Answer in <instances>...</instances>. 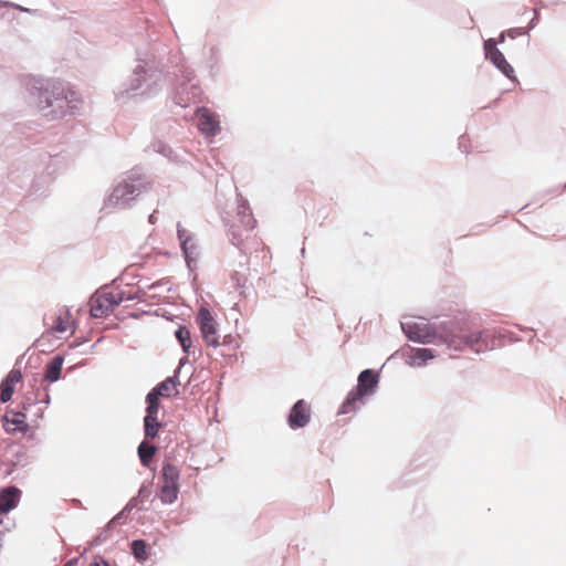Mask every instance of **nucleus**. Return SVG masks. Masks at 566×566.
Instances as JSON below:
<instances>
[{
  "instance_id": "f257e3e1",
  "label": "nucleus",
  "mask_w": 566,
  "mask_h": 566,
  "mask_svg": "<svg viewBox=\"0 0 566 566\" xmlns=\"http://www.w3.org/2000/svg\"><path fill=\"white\" fill-rule=\"evenodd\" d=\"M401 329L413 343L446 345L457 352L469 348L478 355L502 345L497 332L473 331V321L467 314L446 315L430 323L401 322Z\"/></svg>"
},
{
  "instance_id": "f03ea898",
  "label": "nucleus",
  "mask_w": 566,
  "mask_h": 566,
  "mask_svg": "<svg viewBox=\"0 0 566 566\" xmlns=\"http://www.w3.org/2000/svg\"><path fill=\"white\" fill-rule=\"evenodd\" d=\"M168 54L166 45L154 42L147 50L136 51V65L130 76L114 91L115 99L120 103L135 97H153L163 87L166 74L169 73L165 63Z\"/></svg>"
},
{
  "instance_id": "7ed1b4c3",
  "label": "nucleus",
  "mask_w": 566,
  "mask_h": 566,
  "mask_svg": "<svg viewBox=\"0 0 566 566\" xmlns=\"http://www.w3.org/2000/svg\"><path fill=\"white\" fill-rule=\"evenodd\" d=\"M22 84L45 116L61 118L75 114L78 98L76 93L67 90L63 82L29 75L23 78Z\"/></svg>"
},
{
  "instance_id": "20e7f679",
  "label": "nucleus",
  "mask_w": 566,
  "mask_h": 566,
  "mask_svg": "<svg viewBox=\"0 0 566 566\" xmlns=\"http://www.w3.org/2000/svg\"><path fill=\"white\" fill-rule=\"evenodd\" d=\"M150 186L147 177L142 169L134 168L127 177L117 184L106 200V207L126 209L143 192L147 191Z\"/></svg>"
},
{
  "instance_id": "39448f33",
  "label": "nucleus",
  "mask_w": 566,
  "mask_h": 566,
  "mask_svg": "<svg viewBox=\"0 0 566 566\" xmlns=\"http://www.w3.org/2000/svg\"><path fill=\"white\" fill-rule=\"evenodd\" d=\"M174 73L179 78V84L175 88L171 99L177 106L188 107L201 94L199 85L193 82L196 80L195 72L181 65Z\"/></svg>"
},
{
  "instance_id": "423d86ee",
  "label": "nucleus",
  "mask_w": 566,
  "mask_h": 566,
  "mask_svg": "<svg viewBox=\"0 0 566 566\" xmlns=\"http://www.w3.org/2000/svg\"><path fill=\"white\" fill-rule=\"evenodd\" d=\"M196 322L206 344L210 347H219L221 343L219 340L220 335L217 329L218 324L208 307L201 306L198 310Z\"/></svg>"
},
{
  "instance_id": "0eeeda50",
  "label": "nucleus",
  "mask_w": 566,
  "mask_h": 566,
  "mask_svg": "<svg viewBox=\"0 0 566 566\" xmlns=\"http://www.w3.org/2000/svg\"><path fill=\"white\" fill-rule=\"evenodd\" d=\"M312 416L311 405L304 400H296L286 416V422L291 430H298L305 428L310 421Z\"/></svg>"
},
{
  "instance_id": "6e6552de",
  "label": "nucleus",
  "mask_w": 566,
  "mask_h": 566,
  "mask_svg": "<svg viewBox=\"0 0 566 566\" xmlns=\"http://www.w3.org/2000/svg\"><path fill=\"white\" fill-rule=\"evenodd\" d=\"M177 237L180 241V249L184 253L186 265L190 272L196 269L198 259L197 245L193 242L192 234L186 230L180 222L177 223Z\"/></svg>"
},
{
  "instance_id": "1a4fd4ad",
  "label": "nucleus",
  "mask_w": 566,
  "mask_h": 566,
  "mask_svg": "<svg viewBox=\"0 0 566 566\" xmlns=\"http://www.w3.org/2000/svg\"><path fill=\"white\" fill-rule=\"evenodd\" d=\"M196 117L198 119V128L206 137H214L220 133L221 127L219 116L208 107L198 106L196 109Z\"/></svg>"
},
{
  "instance_id": "9d476101",
  "label": "nucleus",
  "mask_w": 566,
  "mask_h": 566,
  "mask_svg": "<svg viewBox=\"0 0 566 566\" xmlns=\"http://www.w3.org/2000/svg\"><path fill=\"white\" fill-rule=\"evenodd\" d=\"M483 52L485 60H488L503 76H505L513 83H518V78L515 75L514 67L509 63L505 55L500 49Z\"/></svg>"
},
{
  "instance_id": "9b49d317",
  "label": "nucleus",
  "mask_w": 566,
  "mask_h": 566,
  "mask_svg": "<svg viewBox=\"0 0 566 566\" xmlns=\"http://www.w3.org/2000/svg\"><path fill=\"white\" fill-rule=\"evenodd\" d=\"M27 411L9 410L2 416L3 429L7 433L22 432L27 433L30 429L29 423L25 421Z\"/></svg>"
},
{
  "instance_id": "f8f14e48",
  "label": "nucleus",
  "mask_w": 566,
  "mask_h": 566,
  "mask_svg": "<svg viewBox=\"0 0 566 566\" xmlns=\"http://www.w3.org/2000/svg\"><path fill=\"white\" fill-rule=\"evenodd\" d=\"M380 374L371 368L361 370L357 377V385L354 386L357 390L363 392L365 396H373L379 385Z\"/></svg>"
},
{
  "instance_id": "ddd939ff",
  "label": "nucleus",
  "mask_w": 566,
  "mask_h": 566,
  "mask_svg": "<svg viewBox=\"0 0 566 566\" xmlns=\"http://www.w3.org/2000/svg\"><path fill=\"white\" fill-rule=\"evenodd\" d=\"M64 360L65 358L62 354H56L49 359L44 365L40 385L50 386L51 384L59 381L62 378Z\"/></svg>"
},
{
  "instance_id": "4468645a",
  "label": "nucleus",
  "mask_w": 566,
  "mask_h": 566,
  "mask_svg": "<svg viewBox=\"0 0 566 566\" xmlns=\"http://www.w3.org/2000/svg\"><path fill=\"white\" fill-rule=\"evenodd\" d=\"M22 497V491L14 484L0 488V511L10 513L17 509Z\"/></svg>"
},
{
  "instance_id": "2eb2a0df",
  "label": "nucleus",
  "mask_w": 566,
  "mask_h": 566,
  "mask_svg": "<svg viewBox=\"0 0 566 566\" xmlns=\"http://www.w3.org/2000/svg\"><path fill=\"white\" fill-rule=\"evenodd\" d=\"M184 361V358L180 359L179 367L175 370L172 376L167 377L165 380L158 382L155 387L151 388L154 391H156L157 395L164 398H170L179 395V371Z\"/></svg>"
},
{
  "instance_id": "dca6fc26",
  "label": "nucleus",
  "mask_w": 566,
  "mask_h": 566,
  "mask_svg": "<svg viewBox=\"0 0 566 566\" xmlns=\"http://www.w3.org/2000/svg\"><path fill=\"white\" fill-rule=\"evenodd\" d=\"M22 380V373L19 368L9 371L0 382V401L6 403L12 399L15 385Z\"/></svg>"
},
{
  "instance_id": "f3484780",
  "label": "nucleus",
  "mask_w": 566,
  "mask_h": 566,
  "mask_svg": "<svg viewBox=\"0 0 566 566\" xmlns=\"http://www.w3.org/2000/svg\"><path fill=\"white\" fill-rule=\"evenodd\" d=\"M405 361L411 367H422L427 361L436 357V350L428 347L409 348V352L403 354Z\"/></svg>"
},
{
  "instance_id": "a211bd4d",
  "label": "nucleus",
  "mask_w": 566,
  "mask_h": 566,
  "mask_svg": "<svg viewBox=\"0 0 566 566\" xmlns=\"http://www.w3.org/2000/svg\"><path fill=\"white\" fill-rule=\"evenodd\" d=\"M144 296H146V292L142 290H138L136 293L124 290H119L117 293H104V300L113 311L125 301H142Z\"/></svg>"
},
{
  "instance_id": "6ab92c4d",
  "label": "nucleus",
  "mask_w": 566,
  "mask_h": 566,
  "mask_svg": "<svg viewBox=\"0 0 566 566\" xmlns=\"http://www.w3.org/2000/svg\"><path fill=\"white\" fill-rule=\"evenodd\" d=\"M367 396H365L363 392H360L359 390H357L356 388H352L347 396L345 397L344 401L342 402L339 409H338V415H347V413H350V412H356L360 406H363L365 403V398Z\"/></svg>"
},
{
  "instance_id": "aec40b11",
  "label": "nucleus",
  "mask_w": 566,
  "mask_h": 566,
  "mask_svg": "<svg viewBox=\"0 0 566 566\" xmlns=\"http://www.w3.org/2000/svg\"><path fill=\"white\" fill-rule=\"evenodd\" d=\"M150 440L144 439L137 447V455L140 461V464L144 468L153 469L151 464L154 461L155 454L158 452V447L149 442Z\"/></svg>"
},
{
  "instance_id": "412c9836",
  "label": "nucleus",
  "mask_w": 566,
  "mask_h": 566,
  "mask_svg": "<svg viewBox=\"0 0 566 566\" xmlns=\"http://www.w3.org/2000/svg\"><path fill=\"white\" fill-rule=\"evenodd\" d=\"M164 423L159 421L158 415H145L143 419L144 437L146 440H155Z\"/></svg>"
},
{
  "instance_id": "4be33fe9",
  "label": "nucleus",
  "mask_w": 566,
  "mask_h": 566,
  "mask_svg": "<svg viewBox=\"0 0 566 566\" xmlns=\"http://www.w3.org/2000/svg\"><path fill=\"white\" fill-rule=\"evenodd\" d=\"M222 53L218 46H211L209 49V55L206 60V67L209 72L210 77L214 78L221 69Z\"/></svg>"
},
{
  "instance_id": "5701e85b",
  "label": "nucleus",
  "mask_w": 566,
  "mask_h": 566,
  "mask_svg": "<svg viewBox=\"0 0 566 566\" xmlns=\"http://www.w3.org/2000/svg\"><path fill=\"white\" fill-rule=\"evenodd\" d=\"M238 216L240 218L241 224L244 227L245 230L250 231L254 229L256 220L252 214L248 200H242L238 205Z\"/></svg>"
},
{
  "instance_id": "b1692460",
  "label": "nucleus",
  "mask_w": 566,
  "mask_h": 566,
  "mask_svg": "<svg viewBox=\"0 0 566 566\" xmlns=\"http://www.w3.org/2000/svg\"><path fill=\"white\" fill-rule=\"evenodd\" d=\"M148 544L145 539H134L130 543V553L134 556L135 560L139 564H144L148 560L149 554H148Z\"/></svg>"
},
{
  "instance_id": "393cba45",
  "label": "nucleus",
  "mask_w": 566,
  "mask_h": 566,
  "mask_svg": "<svg viewBox=\"0 0 566 566\" xmlns=\"http://www.w3.org/2000/svg\"><path fill=\"white\" fill-rule=\"evenodd\" d=\"M179 469L169 461H164L161 467V479L164 484L179 485Z\"/></svg>"
},
{
  "instance_id": "a878e982",
  "label": "nucleus",
  "mask_w": 566,
  "mask_h": 566,
  "mask_svg": "<svg viewBox=\"0 0 566 566\" xmlns=\"http://www.w3.org/2000/svg\"><path fill=\"white\" fill-rule=\"evenodd\" d=\"M175 337L178 340L182 352L189 355L190 348L192 346L190 329L186 325H179L175 331Z\"/></svg>"
},
{
  "instance_id": "bb28decb",
  "label": "nucleus",
  "mask_w": 566,
  "mask_h": 566,
  "mask_svg": "<svg viewBox=\"0 0 566 566\" xmlns=\"http://www.w3.org/2000/svg\"><path fill=\"white\" fill-rule=\"evenodd\" d=\"M154 150L160 154L161 156L168 158L172 163L180 164L184 161L182 156L179 151L172 149L169 145L163 142H157L156 144H154Z\"/></svg>"
},
{
  "instance_id": "cd10ccee",
  "label": "nucleus",
  "mask_w": 566,
  "mask_h": 566,
  "mask_svg": "<svg viewBox=\"0 0 566 566\" xmlns=\"http://www.w3.org/2000/svg\"><path fill=\"white\" fill-rule=\"evenodd\" d=\"M179 492V485L171 484H161L160 486V501L164 504H172L177 497Z\"/></svg>"
},
{
  "instance_id": "c85d7f7f",
  "label": "nucleus",
  "mask_w": 566,
  "mask_h": 566,
  "mask_svg": "<svg viewBox=\"0 0 566 566\" xmlns=\"http://www.w3.org/2000/svg\"><path fill=\"white\" fill-rule=\"evenodd\" d=\"M109 312H113L108 304L104 300V294H102L91 306V315L95 318H101L108 315Z\"/></svg>"
},
{
  "instance_id": "c756f323",
  "label": "nucleus",
  "mask_w": 566,
  "mask_h": 566,
  "mask_svg": "<svg viewBox=\"0 0 566 566\" xmlns=\"http://www.w3.org/2000/svg\"><path fill=\"white\" fill-rule=\"evenodd\" d=\"M146 415H158L159 409L161 407L160 396L156 394L153 389L146 395Z\"/></svg>"
},
{
  "instance_id": "7c9ffc66",
  "label": "nucleus",
  "mask_w": 566,
  "mask_h": 566,
  "mask_svg": "<svg viewBox=\"0 0 566 566\" xmlns=\"http://www.w3.org/2000/svg\"><path fill=\"white\" fill-rule=\"evenodd\" d=\"M40 395L41 389L39 387L34 388L32 391L25 394L21 401V407L23 410L28 411L31 407L36 406L40 403Z\"/></svg>"
},
{
  "instance_id": "2f4dec72",
  "label": "nucleus",
  "mask_w": 566,
  "mask_h": 566,
  "mask_svg": "<svg viewBox=\"0 0 566 566\" xmlns=\"http://www.w3.org/2000/svg\"><path fill=\"white\" fill-rule=\"evenodd\" d=\"M230 280H231L233 286L239 291L240 295L245 296L247 282H248L247 276L238 271H234L231 274Z\"/></svg>"
},
{
  "instance_id": "473e14b6",
  "label": "nucleus",
  "mask_w": 566,
  "mask_h": 566,
  "mask_svg": "<svg viewBox=\"0 0 566 566\" xmlns=\"http://www.w3.org/2000/svg\"><path fill=\"white\" fill-rule=\"evenodd\" d=\"M507 34L505 31H502L497 38H489L483 41V51H493L494 49H499L497 45L503 44Z\"/></svg>"
},
{
  "instance_id": "72a5a7b5",
  "label": "nucleus",
  "mask_w": 566,
  "mask_h": 566,
  "mask_svg": "<svg viewBox=\"0 0 566 566\" xmlns=\"http://www.w3.org/2000/svg\"><path fill=\"white\" fill-rule=\"evenodd\" d=\"M113 527H114V525L111 524V522L108 521L106 523V525L103 527V530L96 536H94L93 539L90 542V547L98 546L103 542H105L108 537V533L111 532V530Z\"/></svg>"
},
{
  "instance_id": "f704fd0d",
  "label": "nucleus",
  "mask_w": 566,
  "mask_h": 566,
  "mask_svg": "<svg viewBox=\"0 0 566 566\" xmlns=\"http://www.w3.org/2000/svg\"><path fill=\"white\" fill-rule=\"evenodd\" d=\"M10 462L13 464V467L22 465L25 467L30 463V457L29 454L23 450H18L12 453V459Z\"/></svg>"
},
{
  "instance_id": "c9c22d12",
  "label": "nucleus",
  "mask_w": 566,
  "mask_h": 566,
  "mask_svg": "<svg viewBox=\"0 0 566 566\" xmlns=\"http://www.w3.org/2000/svg\"><path fill=\"white\" fill-rule=\"evenodd\" d=\"M53 333H64L67 331V319L61 315L55 317L54 324L51 327Z\"/></svg>"
},
{
  "instance_id": "e433bc0d",
  "label": "nucleus",
  "mask_w": 566,
  "mask_h": 566,
  "mask_svg": "<svg viewBox=\"0 0 566 566\" xmlns=\"http://www.w3.org/2000/svg\"><path fill=\"white\" fill-rule=\"evenodd\" d=\"M473 331H478L476 328L473 327ZM483 331H488V332H497L499 334H501V342H502V345L501 347L504 346V339L507 337L510 342L512 343H517V342H521V337H518L517 335H515L514 333H507V334H503L502 332L497 331V329H488V328H484ZM495 348H500V346H496Z\"/></svg>"
},
{
  "instance_id": "4c0bfd02",
  "label": "nucleus",
  "mask_w": 566,
  "mask_h": 566,
  "mask_svg": "<svg viewBox=\"0 0 566 566\" xmlns=\"http://www.w3.org/2000/svg\"><path fill=\"white\" fill-rule=\"evenodd\" d=\"M39 389H41L40 403H44L45 406L50 405L51 403L50 386L40 385Z\"/></svg>"
},
{
  "instance_id": "58836bf2",
  "label": "nucleus",
  "mask_w": 566,
  "mask_h": 566,
  "mask_svg": "<svg viewBox=\"0 0 566 566\" xmlns=\"http://www.w3.org/2000/svg\"><path fill=\"white\" fill-rule=\"evenodd\" d=\"M150 493H151V491L148 485H142L137 495L134 497L137 499L138 503H144L146 500H148V497L150 496Z\"/></svg>"
},
{
  "instance_id": "ea45409f",
  "label": "nucleus",
  "mask_w": 566,
  "mask_h": 566,
  "mask_svg": "<svg viewBox=\"0 0 566 566\" xmlns=\"http://www.w3.org/2000/svg\"><path fill=\"white\" fill-rule=\"evenodd\" d=\"M507 36L512 40H515L518 36H522L526 33V31L523 28H511L509 30H505Z\"/></svg>"
},
{
  "instance_id": "a19ab883",
  "label": "nucleus",
  "mask_w": 566,
  "mask_h": 566,
  "mask_svg": "<svg viewBox=\"0 0 566 566\" xmlns=\"http://www.w3.org/2000/svg\"><path fill=\"white\" fill-rule=\"evenodd\" d=\"M49 158L51 160V163L49 164V168H51L52 166H57L65 161V156H63L62 153L55 155L49 154Z\"/></svg>"
},
{
  "instance_id": "79ce46f5",
  "label": "nucleus",
  "mask_w": 566,
  "mask_h": 566,
  "mask_svg": "<svg viewBox=\"0 0 566 566\" xmlns=\"http://www.w3.org/2000/svg\"><path fill=\"white\" fill-rule=\"evenodd\" d=\"M128 516V514L122 510L119 511L115 516H113L109 522L111 524H113L114 526H116L117 524H120L123 523L124 520H126Z\"/></svg>"
},
{
  "instance_id": "37998d69",
  "label": "nucleus",
  "mask_w": 566,
  "mask_h": 566,
  "mask_svg": "<svg viewBox=\"0 0 566 566\" xmlns=\"http://www.w3.org/2000/svg\"><path fill=\"white\" fill-rule=\"evenodd\" d=\"M90 566H111V564L103 556L95 555Z\"/></svg>"
},
{
  "instance_id": "c03bdc74",
  "label": "nucleus",
  "mask_w": 566,
  "mask_h": 566,
  "mask_svg": "<svg viewBox=\"0 0 566 566\" xmlns=\"http://www.w3.org/2000/svg\"><path fill=\"white\" fill-rule=\"evenodd\" d=\"M230 235L231 243L234 245H238L242 241V235L233 228L230 230Z\"/></svg>"
},
{
  "instance_id": "a18cd8bd",
  "label": "nucleus",
  "mask_w": 566,
  "mask_h": 566,
  "mask_svg": "<svg viewBox=\"0 0 566 566\" xmlns=\"http://www.w3.org/2000/svg\"><path fill=\"white\" fill-rule=\"evenodd\" d=\"M138 502H137V499L135 497H132L127 504L123 507V510L129 514L136 506H137Z\"/></svg>"
},
{
  "instance_id": "49530a36",
  "label": "nucleus",
  "mask_w": 566,
  "mask_h": 566,
  "mask_svg": "<svg viewBox=\"0 0 566 566\" xmlns=\"http://www.w3.org/2000/svg\"><path fill=\"white\" fill-rule=\"evenodd\" d=\"M86 342L85 338H76L71 345L70 348H76L81 345H83Z\"/></svg>"
},
{
  "instance_id": "de8ad7c7",
  "label": "nucleus",
  "mask_w": 566,
  "mask_h": 566,
  "mask_svg": "<svg viewBox=\"0 0 566 566\" xmlns=\"http://www.w3.org/2000/svg\"><path fill=\"white\" fill-rule=\"evenodd\" d=\"M81 556L73 557L64 566H77V563L80 560Z\"/></svg>"
},
{
  "instance_id": "09e8293b",
  "label": "nucleus",
  "mask_w": 566,
  "mask_h": 566,
  "mask_svg": "<svg viewBox=\"0 0 566 566\" xmlns=\"http://www.w3.org/2000/svg\"><path fill=\"white\" fill-rule=\"evenodd\" d=\"M539 18V13L537 10L534 11V17L533 19L531 20V25H530V30L534 28L535 25V22L538 20Z\"/></svg>"
},
{
  "instance_id": "8fccbe9b",
  "label": "nucleus",
  "mask_w": 566,
  "mask_h": 566,
  "mask_svg": "<svg viewBox=\"0 0 566 566\" xmlns=\"http://www.w3.org/2000/svg\"><path fill=\"white\" fill-rule=\"evenodd\" d=\"M14 468L15 467H13V464L11 463V467L4 472L3 479H7L8 476H10L14 472Z\"/></svg>"
},
{
  "instance_id": "3c124183",
  "label": "nucleus",
  "mask_w": 566,
  "mask_h": 566,
  "mask_svg": "<svg viewBox=\"0 0 566 566\" xmlns=\"http://www.w3.org/2000/svg\"><path fill=\"white\" fill-rule=\"evenodd\" d=\"M155 213L156 211H154L149 217H148V222L151 223V224H155L156 223V217H155Z\"/></svg>"
},
{
  "instance_id": "603ef678",
  "label": "nucleus",
  "mask_w": 566,
  "mask_h": 566,
  "mask_svg": "<svg viewBox=\"0 0 566 566\" xmlns=\"http://www.w3.org/2000/svg\"><path fill=\"white\" fill-rule=\"evenodd\" d=\"M36 418H40L42 419L44 417V411L42 409H39L35 415H34Z\"/></svg>"
},
{
  "instance_id": "864d4df0",
  "label": "nucleus",
  "mask_w": 566,
  "mask_h": 566,
  "mask_svg": "<svg viewBox=\"0 0 566 566\" xmlns=\"http://www.w3.org/2000/svg\"><path fill=\"white\" fill-rule=\"evenodd\" d=\"M464 138H465L464 135L460 136V138H459V148L460 149L462 148V146H465Z\"/></svg>"
},
{
  "instance_id": "5fc2aeb1",
  "label": "nucleus",
  "mask_w": 566,
  "mask_h": 566,
  "mask_svg": "<svg viewBox=\"0 0 566 566\" xmlns=\"http://www.w3.org/2000/svg\"><path fill=\"white\" fill-rule=\"evenodd\" d=\"M464 138H465L464 135L460 136V138H459V148L460 149L462 148V146H465Z\"/></svg>"
},
{
  "instance_id": "6e6d98bb",
  "label": "nucleus",
  "mask_w": 566,
  "mask_h": 566,
  "mask_svg": "<svg viewBox=\"0 0 566 566\" xmlns=\"http://www.w3.org/2000/svg\"><path fill=\"white\" fill-rule=\"evenodd\" d=\"M157 286H159V283L156 282V283H153L148 286L149 290H153V289H156Z\"/></svg>"
},
{
  "instance_id": "4d7b16f0",
  "label": "nucleus",
  "mask_w": 566,
  "mask_h": 566,
  "mask_svg": "<svg viewBox=\"0 0 566 566\" xmlns=\"http://www.w3.org/2000/svg\"><path fill=\"white\" fill-rule=\"evenodd\" d=\"M7 514H8V513H4V512H1V511H0V524H2V523H3V518H2V516H3V515H7Z\"/></svg>"
},
{
  "instance_id": "13d9d810",
  "label": "nucleus",
  "mask_w": 566,
  "mask_h": 566,
  "mask_svg": "<svg viewBox=\"0 0 566 566\" xmlns=\"http://www.w3.org/2000/svg\"><path fill=\"white\" fill-rule=\"evenodd\" d=\"M499 99H500L499 97H497V98H495V99L492 102V105H495V104L499 102Z\"/></svg>"
},
{
  "instance_id": "bf43d9fd",
  "label": "nucleus",
  "mask_w": 566,
  "mask_h": 566,
  "mask_svg": "<svg viewBox=\"0 0 566 566\" xmlns=\"http://www.w3.org/2000/svg\"><path fill=\"white\" fill-rule=\"evenodd\" d=\"M101 342H102V338H98V339L95 342V345H98Z\"/></svg>"
},
{
  "instance_id": "052dcab7",
  "label": "nucleus",
  "mask_w": 566,
  "mask_h": 566,
  "mask_svg": "<svg viewBox=\"0 0 566 566\" xmlns=\"http://www.w3.org/2000/svg\"><path fill=\"white\" fill-rule=\"evenodd\" d=\"M101 342H102V338H98V339L95 342V345H98Z\"/></svg>"
},
{
  "instance_id": "680f3d73",
  "label": "nucleus",
  "mask_w": 566,
  "mask_h": 566,
  "mask_svg": "<svg viewBox=\"0 0 566 566\" xmlns=\"http://www.w3.org/2000/svg\"><path fill=\"white\" fill-rule=\"evenodd\" d=\"M101 342H102V338H98V339L95 342V345H98Z\"/></svg>"
},
{
  "instance_id": "e2e57ef3",
  "label": "nucleus",
  "mask_w": 566,
  "mask_h": 566,
  "mask_svg": "<svg viewBox=\"0 0 566 566\" xmlns=\"http://www.w3.org/2000/svg\"><path fill=\"white\" fill-rule=\"evenodd\" d=\"M101 342H102V338H98V339L95 342V345H98Z\"/></svg>"
},
{
  "instance_id": "0e129e2a",
  "label": "nucleus",
  "mask_w": 566,
  "mask_h": 566,
  "mask_svg": "<svg viewBox=\"0 0 566 566\" xmlns=\"http://www.w3.org/2000/svg\"><path fill=\"white\" fill-rule=\"evenodd\" d=\"M34 437V432L29 434V438L32 439Z\"/></svg>"
},
{
  "instance_id": "69168bd1",
  "label": "nucleus",
  "mask_w": 566,
  "mask_h": 566,
  "mask_svg": "<svg viewBox=\"0 0 566 566\" xmlns=\"http://www.w3.org/2000/svg\"><path fill=\"white\" fill-rule=\"evenodd\" d=\"M301 253H302V255H304V254H305V248H303V249L301 250Z\"/></svg>"
},
{
  "instance_id": "338daca9",
  "label": "nucleus",
  "mask_w": 566,
  "mask_h": 566,
  "mask_svg": "<svg viewBox=\"0 0 566 566\" xmlns=\"http://www.w3.org/2000/svg\"><path fill=\"white\" fill-rule=\"evenodd\" d=\"M74 368H75V366H71V367L69 368V371H72Z\"/></svg>"
},
{
  "instance_id": "774afa93",
  "label": "nucleus",
  "mask_w": 566,
  "mask_h": 566,
  "mask_svg": "<svg viewBox=\"0 0 566 566\" xmlns=\"http://www.w3.org/2000/svg\"><path fill=\"white\" fill-rule=\"evenodd\" d=\"M227 343H229V339H226V338H224V340H223V343H222V344H227Z\"/></svg>"
}]
</instances>
